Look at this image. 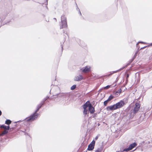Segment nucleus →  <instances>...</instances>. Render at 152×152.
Returning a JSON list of instances; mask_svg holds the SVG:
<instances>
[{
	"label": "nucleus",
	"instance_id": "obj_26",
	"mask_svg": "<svg viewBox=\"0 0 152 152\" xmlns=\"http://www.w3.org/2000/svg\"><path fill=\"white\" fill-rule=\"evenodd\" d=\"M98 136H96L95 138V140H97L98 139Z\"/></svg>",
	"mask_w": 152,
	"mask_h": 152
},
{
	"label": "nucleus",
	"instance_id": "obj_18",
	"mask_svg": "<svg viewBox=\"0 0 152 152\" xmlns=\"http://www.w3.org/2000/svg\"><path fill=\"white\" fill-rule=\"evenodd\" d=\"M108 102L109 101L107 100L105 101L104 102V105L105 106H106Z\"/></svg>",
	"mask_w": 152,
	"mask_h": 152
},
{
	"label": "nucleus",
	"instance_id": "obj_1",
	"mask_svg": "<svg viewBox=\"0 0 152 152\" xmlns=\"http://www.w3.org/2000/svg\"><path fill=\"white\" fill-rule=\"evenodd\" d=\"M43 103H41L39 104L37 107V109L35 112L30 116V117L27 118L26 120L28 121L31 122L37 118V117L38 114L37 113L39 111V109L41 107L43 104Z\"/></svg>",
	"mask_w": 152,
	"mask_h": 152
},
{
	"label": "nucleus",
	"instance_id": "obj_21",
	"mask_svg": "<svg viewBox=\"0 0 152 152\" xmlns=\"http://www.w3.org/2000/svg\"><path fill=\"white\" fill-rule=\"evenodd\" d=\"M76 85H74L71 87V89L72 90H73L76 88Z\"/></svg>",
	"mask_w": 152,
	"mask_h": 152
},
{
	"label": "nucleus",
	"instance_id": "obj_30",
	"mask_svg": "<svg viewBox=\"0 0 152 152\" xmlns=\"http://www.w3.org/2000/svg\"><path fill=\"white\" fill-rule=\"evenodd\" d=\"M140 42V43H143V42ZM139 43V42H138V43H137V45L138 44V43Z\"/></svg>",
	"mask_w": 152,
	"mask_h": 152
},
{
	"label": "nucleus",
	"instance_id": "obj_15",
	"mask_svg": "<svg viewBox=\"0 0 152 152\" xmlns=\"http://www.w3.org/2000/svg\"><path fill=\"white\" fill-rule=\"evenodd\" d=\"M119 70H117V71H113V72H110V74H108L107 75V76H110V75H112L113 74V73H116L117 72H118V71H119Z\"/></svg>",
	"mask_w": 152,
	"mask_h": 152
},
{
	"label": "nucleus",
	"instance_id": "obj_9",
	"mask_svg": "<svg viewBox=\"0 0 152 152\" xmlns=\"http://www.w3.org/2000/svg\"><path fill=\"white\" fill-rule=\"evenodd\" d=\"M88 110L91 114L94 113L95 112L94 108L92 106L91 104L89 106Z\"/></svg>",
	"mask_w": 152,
	"mask_h": 152
},
{
	"label": "nucleus",
	"instance_id": "obj_16",
	"mask_svg": "<svg viewBox=\"0 0 152 152\" xmlns=\"http://www.w3.org/2000/svg\"><path fill=\"white\" fill-rule=\"evenodd\" d=\"M11 123V121L10 120H7L5 122V124H7V125H9Z\"/></svg>",
	"mask_w": 152,
	"mask_h": 152
},
{
	"label": "nucleus",
	"instance_id": "obj_5",
	"mask_svg": "<svg viewBox=\"0 0 152 152\" xmlns=\"http://www.w3.org/2000/svg\"><path fill=\"white\" fill-rule=\"evenodd\" d=\"M81 71L84 73H88L91 70V67L89 66H86L84 68L80 69Z\"/></svg>",
	"mask_w": 152,
	"mask_h": 152
},
{
	"label": "nucleus",
	"instance_id": "obj_31",
	"mask_svg": "<svg viewBox=\"0 0 152 152\" xmlns=\"http://www.w3.org/2000/svg\"><path fill=\"white\" fill-rule=\"evenodd\" d=\"M144 47L141 48V49H143V48H145V47Z\"/></svg>",
	"mask_w": 152,
	"mask_h": 152
},
{
	"label": "nucleus",
	"instance_id": "obj_2",
	"mask_svg": "<svg viewBox=\"0 0 152 152\" xmlns=\"http://www.w3.org/2000/svg\"><path fill=\"white\" fill-rule=\"evenodd\" d=\"M127 102V100L124 99L121 100L120 102L116 103L115 104L117 109L122 107Z\"/></svg>",
	"mask_w": 152,
	"mask_h": 152
},
{
	"label": "nucleus",
	"instance_id": "obj_14",
	"mask_svg": "<svg viewBox=\"0 0 152 152\" xmlns=\"http://www.w3.org/2000/svg\"><path fill=\"white\" fill-rule=\"evenodd\" d=\"M8 132V131L7 130H4L2 133L0 134V136H3L4 135L7 134Z\"/></svg>",
	"mask_w": 152,
	"mask_h": 152
},
{
	"label": "nucleus",
	"instance_id": "obj_25",
	"mask_svg": "<svg viewBox=\"0 0 152 152\" xmlns=\"http://www.w3.org/2000/svg\"><path fill=\"white\" fill-rule=\"evenodd\" d=\"M77 8L78 9V10L79 11V13L80 14V15H81V12L80 11L79 9V8H78V7H77Z\"/></svg>",
	"mask_w": 152,
	"mask_h": 152
},
{
	"label": "nucleus",
	"instance_id": "obj_33",
	"mask_svg": "<svg viewBox=\"0 0 152 152\" xmlns=\"http://www.w3.org/2000/svg\"><path fill=\"white\" fill-rule=\"evenodd\" d=\"M47 99V98L45 99H44V101H45V100H46Z\"/></svg>",
	"mask_w": 152,
	"mask_h": 152
},
{
	"label": "nucleus",
	"instance_id": "obj_19",
	"mask_svg": "<svg viewBox=\"0 0 152 152\" xmlns=\"http://www.w3.org/2000/svg\"><path fill=\"white\" fill-rule=\"evenodd\" d=\"M9 18L10 19V20L9 21V22L12 21V19H13V17H10L9 16H7V18L8 19Z\"/></svg>",
	"mask_w": 152,
	"mask_h": 152
},
{
	"label": "nucleus",
	"instance_id": "obj_10",
	"mask_svg": "<svg viewBox=\"0 0 152 152\" xmlns=\"http://www.w3.org/2000/svg\"><path fill=\"white\" fill-rule=\"evenodd\" d=\"M83 79V77L82 75H79L78 76H76L74 78V80L75 81H80Z\"/></svg>",
	"mask_w": 152,
	"mask_h": 152
},
{
	"label": "nucleus",
	"instance_id": "obj_20",
	"mask_svg": "<svg viewBox=\"0 0 152 152\" xmlns=\"http://www.w3.org/2000/svg\"><path fill=\"white\" fill-rule=\"evenodd\" d=\"M102 150V149L101 148H98L97 149L95 152H101Z\"/></svg>",
	"mask_w": 152,
	"mask_h": 152
},
{
	"label": "nucleus",
	"instance_id": "obj_4",
	"mask_svg": "<svg viewBox=\"0 0 152 152\" xmlns=\"http://www.w3.org/2000/svg\"><path fill=\"white\" fill-rule=\"evenodd\" d=\"M91 104L90 103V102L88 101L83 105V107L84 109L83 113L85 116L87 113L88 110L87 108L88 107L89 108V106Z\"/></svg>",
	"mask_w": 152,
	"mask_h": 152
},
{
	"label": "nucleus",
	"instance_id": "obj_7",
	"mask_svg": "<svg viewBox=\"0 0 152 152\" xmlns=\"http://www.w3.org/2000/svg\"><path fill=\"white\" fill-rule=\"evenodd\" d=\"M117 109L115 104L107 107V109L108 111L114 110Z\"/></svg>",
	"mask_w": 152,
	"mask_h": 152
},
{
	"label": "nucleus",
	"instance_id": "obj_27",
	"mask_svg": "<svg viewBox=\"0 0 152 152\" xmlns=\"http://www.w3.org/2000/svg\"><path fill=\"white\" fill-rule=\"evenodd\" d=\"M128 151H124V149L123 150V151L122 152H127Z\"/></svg>",
	"mask_w": 152,
	"mask_h": 152
},
{
	"label": "nucleus",
	"instance_id": "obj_3",
	"mask_svg": "<svg viewBox=\"0 0 152 152\" xmlns=\"http://www.w3.org/2000/svg\"><path fill=\"white\" fill-rule=\"evenodd\" d=\"M140 107V104L138 102L135 103L134 108H133L132 112L131 113V114L134 115L139 110Z\"/></svg>",
	"mask_w": 152,
	"mask_h": 152
},
{
	"label": "nucleus",
	"instance_id": "obj_12",
	"mask_svg": "<svg viewBox=\"0 0 152 152\" xmlns=\"http://www.w3.org/2000/svg\"><path fill=\"white\" fill-rule=\"evenodd\" d=\"M61 22H65L66 21V18L64 15H62L61 17Z\"/></svg>",
	"mask_w": 152,
	"mask_h": 152
},
{
	"label": "nucleus",
	"instance_id": "obj_8",
	"mask_svg": "<svg viewBox=\"0 0 152 152\" xmlns=\"http://www.w3.org/2000/svg\"><path fill=\"white\" fill-rule=\"evenodd\" d=\"M136 145V143L135 142H134L130 145L128 148L124 149V151H129L132 150L133 148L135 147Z\"/></svg>",
	"mask_w": 152,
	"mask_h": 152
},
{
	"label": "nucleus",
	"instance_id": "obj_35",
	"mask_svg": "<svg viewBox=\"0 0 152 152\" xmlns=\"http://www.w3.org/2000/svg\"><path fill=\"white\" fill-rule=\"evenodd\" d=\"M150 46H152V43L150 44Z\"/></svg>",
	"mask_w": 152,
	"mask_h": 152
},
{
	"label": "nucleus",
	"instance_id": "obj_32",
	"mask_svg": "<svg viewBox=\"0 0 152 152\" xmlns=\"http://www.w3.org/2000/svg\"><path fill=\"white\" fill-rule=\"evenodd\" d=\"M150 58L152 59V55H151V56Z\"/></svg>",
	"mask_w": 152,
	"mask_h": 152
},
{
	"label": "nucleus",
	"instance_id": "obj_22",
	"mask_svg": "<svg viewBox=\"0 0 152 152\" xmlns=\"http://www.w3.org/2000/svg\"><path fill=\"white\" fill-rule=\"evenodd\" d=\"M110 86L108 85L104 87V89H107L109 88L110 87Z\"/></svg>",
	"mask_w": 152,
	"mask_h": 152
},
{
	"label": "nucleus",
	"instance_id": "obj_24",
	"mask_svg": "<svg viewBox=\"0 0 152 152\" xmlns=\"http://www.w3.org/2000/svg\"><path fill=\"white\" fill-rule=\"evenodd\" d=\"M137 54V52H136V53H135V55L134 56V58L136 57Z\"/></svg>",
	"mask_w": 152,
	"mask_h": 152
},
{
	"label": "nucleus",
	"instance_id": "obj_36",
	"mask_svg": "<svg viewBox=\"0 0 152 152\" xmlns=\"http://www.w3.org/2000/svg\"><path fill=\"white\" fill-rule=\"evenodd\" d=\"M1 24L0 25V27H1Z\"/></svg>",
	"mask_w": 152,
	"mask_h": 152
},
{
	"label": "nucleus",
	"instance_id": "obj_34",
	"mask_svg": "<svg viewBox=\"0 0 152 152\" xmlns=\"http://www.w3.org/2000/svg\"><path fill=\"white\" fill-rule=\"evenodd\" d=\"M54 20H55L56 21V18H54Z\"/></svg>",
	"mask_w": 152,
	"mask_h": 152
},
{
	"label": "nucleus",
	"instance_id": "obj_6",
	"mask_svg": "<svg viewBox=\"0 0 152 152\" xmlns=\"http://www.w3.org/2000/svg\"><path fill=\"white\" fill-rule=\"evenodd\" d=\"M95 142L94 141H93L88 145L87 149L89 151L93 150L94 148Z\"/></svg>",
	"mask_w": 152,
	"mask_h": 152
},
{
	"label": "nucleus",
	"instance_id": "obj_38",
	"mask_svg": "<svg viewBox=\"0 0 152 152\" xmlns=\"http://www.w3.org/2000/svg\"><path fill=\"white\" fill-rule=\"evenodd\" d=\"M116 152H119L118 151H117Z\"/></svg>",
	"mask_w": 152,
	"mask_h": 152
},
{
	"label": "nucleus",
	"instance_id": "obj_23",
	"mask_svg": "<svg viewBox=\"0 0 152 152\" xmlns=\"http://www.w3.org/2000/svg\"><path fill=\"white\" fill-rule=\"evenodd\" d=\"M122 90L121 89H120L118 90V91L116 92V93H121V92Z\"/></svg>",
	"mask_w": 152,
	"mask_h": 152
},
{
	"label": "nucleus",
	"instance_id": "obj_37",
	"mask_svg": "<svg viewBox=\"0 0 152 152\" xmlns=\"http://www.w3.org/2000/svg\"><path fill=\"white\" fill-rule=\"evenodd\" d=\"M4 19V18H2V19Z\"/></svg>",
	"mask_w": 152,
	"mask_h": 152
},
{
	"label": "nucleus",
	"instance_id": "obj_13",
	"mask_svg": "<svg viewBox=\"0 0 152 152\" xmlns=\"http://www.w3.org/2000/svg\"><path fill=\"white\" fill-rule=\"evenodd\" d=\"M0 127L6 130H8L10 129V127L9 126H7L4 125H0Z\"/></svg>",
	"mask_w": 152,
	"mask_h": 152
},
{
	"label": "nucleus",
	"instance_id": "obj_28",
	"mask_svg": "<svg viewBox=\"0 0 152 152\" xmlns=\"http://www.w3.org/2000/svg\"><path fill=\"white\" fill-rule=\"evenodd\" d=\"M129 77V75L128 74H127L126 75V78H127L128 77Z\"/></svg>",
	"mask_w": 152,
	"mask_h": 152
},
{
	"label": "nucleus",
	"instance_id": "obj_11",
	"mask_svg": "<svg viewBox=\"0 0 152 152\" xmlns=\"http://www.w3.org/2000/svg\"><path fill=\"white\" fill-rule=\"evenodd\" d=\"M61 26L60 27V29L66 27L67 26V21H65V23L63 22H61Z\"/></svg>",
	"mask_w": 152,
	"mask_h": 152
},
{
	"label": "nucleus",
	"instance_id": "obj_17",
	"mask_svg": "<svg viewBox=\"0 0 152 152\" xmlns=\"http://www.w3.org/2000/svg\"><path fill=\"white\" fill-rule=\"evenodd\" d=\"M114 98L113 96L112 95H110L109 96L108 99H107V100L109 101L112 99Z\"/></svg>",
	"mask_w": 152,
	"mask_h": 152
},
{
	"label": "nucleus",
	"instance_id": "obj_29",
	"mask_svg": "<svg viewBox=\"0 0 152 152\" xmlns=\"http://www.w3.org/2000/svg\"><path fill=\"white\" fill-rule=\"evenodd\" d=\"M1 115V112L0 110V116Z\"/></svg>",
	"mask_w": 152,
	"mask_h": 152
}]
</instances>
